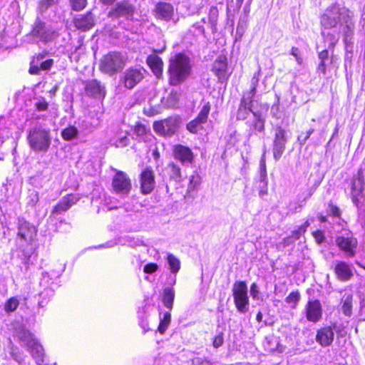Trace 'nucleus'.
Returning a JSON list of instances; mask_svg holds the SVG:
<instances>
[{"instance_id": "nucleus-26", "label": "nucleus", "mask_w": 365, "mask_h": 365, "mask_svg": "<svg viewBox=\"0 0 365 365\" xmlns=\"http://www.w3.org/2000/svg\"><path fill=\"white\" fill-rule=\"evenodd\" d=\"M146 62L152 70L154 75L160 78L163 76V62L162 59L155 54H152L148 56Z\"/></svg>"}, {"instance_id": "nucleus-41", "label": "nucleus", "mask_w": 365, "mask_h": 365, "mask_svg": "<svg viewBox=\"0 0 365 365\" xmlns=\"http://www.w3.org/2000/svg\"><path fill=\"white\" fill-rule=\"evenodd\" d=\"M111 142L112 145H115L116 148H124L130 143V139L128 136L125 135L119 137L116 140L113 139Z\"/></svg>"}, {"instance_id": "nucleus-18", "label": "nucleus", "mask_w": 365, "mask_h": 365, "mask_svg": "<svg viewBox=\"0 0 365 365\" xmlns=\"http://www.w3.org/2000/svg\"><path fill=\"white\" fill-rule=\"evenodd\" d=\"M210 110V106L207 103L202 106L197 118L187 125V129L192 133H196L201 128V125L206 123Z\"/></svg>"}, {"instance_id": "nucleus-46", "label": "nucleus", "mask_w": 365, "mask_h": 365, "mask_svg": "<svg viewBox=\"0 0 365 365\" xmlns=\"http://www.w3.org/2000/svg\"><path fill=\"white\" fill-rule=\"evenodd\" d=\"M54 2V0H40L38 10L41 13L46 11Z\"/></svg>"}, {"instance_id": "nucleus-54", "label": "nucleus", "mask_w": 365, "mask_h": 365, "mask_svg": "<svg viewBox=\"0 0 365 365\" xmlns=\"http://www.w3.org/2000/svg\"><path fill=\"white\" fill-rule=\"evenodd\" d=\"M313 237L318 244H321L324 242L325 237L324 234L321 230H317L313 232Z\"/></svg>"}, {"instance_id": "nucleus-5", "label": "nucleus", "mask_w": 365, "mask_h": 365, "mask_svg": "<svg viewBox=\"0 0 365 365\" xmlns=\"http://www.w3.org/2000/svg\"><path fill=\"white\" fill-rule=\"evenodd\" d=\"M125 65L124 56L119 52H110L103 56L100 63V70L110 76L120 71Z\"/></svg>"}, {"instance_id": "nucleus-19", "label": "nucleus", "mask_w": 365, "mask_h": 365, "mask_svg": "<svg viewBox=\"0 0 365 365\" xmlns=\"http://www.w3.org/2000/svg\"><path fill=\"white\" fill-rule=\"evenodd\" d=\"M307 319L311 322H319L322 317V308L319 300L309 301L305 308Z\"/></svg>"}, {"instance_id": "nucleus-30", "label": "nucleus", "mask_w": 365, "mask_h": 365, "mask_svg": "<svg viewBox=\"0 0 365 365\" xmlns=\"http://www.w3.org/2000/svg\"><path fill=\"white\" fill-rule=\"evenodd\" d=\"M175 299V291L173 288L166 287L163 289V303L165 307L171 310Z\"/></svg>"}, {"instance_id": "nucleus-63", "label": "nucleus", "mask_w": 365, "mask_h": 365, "mask_svg": "<svg viewBox=\"0 0 365 365\" xmlns=\"http://www.w3.org/2000/svg\"><path fill=\"white\" fill-rule=\"evenodd\" d=\"M329 52L327 50H323L319 53V58L320 61H326L328 58Z\"/></svg>"}, {"instance_id": "nucleus-16", "label": "nucleus", "mask_w": 365, "mask_h": 365, "mask_svg": "<svg viewBox=\"0 0 365 365\" xmlns=\"http://www.w3.org/2000/svg\"><path fill=\"white\" fill-rule=\"evenodd\" d=\"M364 182L362 176L359 175L358 178L353 181L351 187V199L353 203L358 207H361L364 198Z\"/></svg>"}, {"instance_id": "nucleus-52", "label": "nucleus", "mask_w": 365, "mask_h": 365, "mask_svg": "<svg viewBox=\"0 0 365 365\" xmlns=\"http://www.w3.org/2000/svg\"><path fill=\"white\" fill-rule=\"evenodd\" d=\"M158 269V266L155 263H148L143 267V272L147 274H153Z\"/></svg>"}, {"instance_id": "nucleus-24", "label": "nucleus", "mask_w": 365, "mask_h": 365, "mask_svg": "<svg viewBox=\"0 0 365 365\" xmlns=\"http://www.w3.org/2000/svg\"><path fill=\"white\" fill-rule=\"evenodd\" d=\"M85 90L88 96H91L95 98H104L106 95L104 86L97 80H91L86 82Z\"/></svg>"}, {"instance_id": "nucleus-11", "label": "nucleus", "mask_w": 365, "mask_h": 365, "mask_svg": "<svg viewBox=\"0 0 365 365\" xmlns=\"http://www.w3.org/2000/svg\"><path fill=\"white\" fill-rule=\"evenodd\" d=\"M287 142V132L282 126H277L273 142V157L278 160L282 155Z\"/></svg>"}, {"instance_id": "nucleus-34", "label": "nucleus", "mask_w": 365, "mask_h": 365, "mask_svg": "<svg viewBox=\"0 0 365 365\" xmlns=\"http://www.w3.org/2000/svg\"><path fill=\"white\" fill-rule=\"evenodd\" d=\"M260 72H261V69L259 68L258 71L257 73H255L254 74L253 77L252 78V80H251L252 88H251L250 91L249 92L245 93L244 94L245 96H249L251 98L255 97V96L256 94L257 86V84L259 82Z\"/></svg>"}, {"instance_id": "nucleus-53", "label": "nucleus", "mask_w": 365, "mask_h": 365, "mask_svg": "<svg viewBox=\"0 0 365 365\" xmlns=\"http://www.w3.org/2000/svg\"><path fill=\"white\" fill-rule=\"evenodd\" d=\"M40 68L42 71H48L49 70L53 64V59H47L44 61H38Z\"/></svg>"}, {"instance_id": "nucleus-3", "label": "nucleus", "mask_w": 365, "mask_h": 365, "mask_svg": "<svg viewBox=\"0 0 365 365\" xmlns=\"http://www.w3.org/2000/svg\"><path fill=\"white\" fill-rule=\"evenodd\" d=\"M27 139L30 148L36 153L47 152L51 143L50 130L41 126L31 128Z\"/></svg>"}, {"instance_id": "nucleus-2", "label": "nucleus", "mask_w": 365, "mask_h": 365, "mask_svg": "<svg viewBox=\"0 0 365 365\" xmlns=\"http://www.w3.org/2000/svg\"><path fill=\"white\" fill-rule=\"evenodd\" d=\"M190 72V59L185 55L179 53L170 60L168 73L171 86H178L184 82Z\"/></svg>"}, {"instance_id": "nucleus-6", "label": "nucleus", "mask_w": 365, "mask_h": 365, "mask_svg": "<svg viewBox=\"0 0 365 365\" xmlns=\"http://www.w3.org/2000/svg\"><path fill=\"white\" fill-rule=\"evenodd\" d=\"M232 295L237 310L240 313H246L249 310V297L245 282L237 281L234 283Z\"/></svg>"}, {"instance_id": "nucleus-25", "label": "nucleus", "mask_w": 365, "mask_h": 365, "mask_svg": "<svg viewBox=\"0 0 365 365\" xmlns=\"http://www.w3.org/2000/svg\"><path fill=\"white\" fill-rule=\"evenodd\" d=\"M75 26L83 31L90 30L94 26V18L91 12L74 19Z\"/></svg>"}, {"instance_id": "nucleus-7", "label": "nucleus", "mask_w": 365, "mask_h": 365, "mask_svg": "<svg viewBox=\"0 0 365 365\" xmlns=\"http://www.w3.org/2000/svg\"><path fill=\"white\" fill-rule=\"evenodd\" d=\"M32 37L37 41L47 43L56 37V31L48 25L36 19L31 31Z\"/></svg>"}, {"instance_id": "nucleus-45", "label": "nucleus", "mask_w": 365, "mask_h": 365, "mask_svg": "<svg viewBox=\"0 0 365 365\" xmlns=\"http://www.w3.org/2000/svg\"><path fill=\"white\" fill-rule=\"evenodd\" d=\"M192 365H213V364L205 357L196 356L192 360Z\"/></svg>"}, {"instance_id": "nucleus-61", "label": "nucleus", "mask_w": 365, "mask_h": 365, "mask_svg": "<svg viewBox=\"0 0 365 365\" xmlns=\"http://www.w3.org/2000/svg\"><path fill=\"white\" fill-rule=\"evenodd\" d=\"M11 355L15 361H16L19 364H21L23 361V357L21 356V354L15 353L14 350H12Z\"/></svg>"}, {"instance_id": "nucleus-17", "label": "nucleus", "mask_w": 365, "mask_h": 365, "mask_svg": "<svg viewBox=\"0 0 365 365\" xmlns=\"http://www.w3.org/2000/svg\"><path fill=\"white\" fill-rule=\"evenodd\" d=\"M140 189L143 194L150 193L155 185L154 173L151 168H146L140 174Z\"/></svg>"}, {"instance_id": "nucleus-37", "label": "nucleus", "mask_w": 365, "mask_h": 365, "mask_svg": "<svg viewBox=\"0 0 365 365\" xmlns=\"http://www.w3.org/2000/svg\"><path fill=\"white\" fill-rule=\"evenodd\" d=\"M19 305V300L16 297L9 298L4 304V311L6 313L13 312L16 310Z\"/></svg>"}, {"instance_id": "nucleus-42", "label": "nucleus", "mask_w": 365, "mask_h": 365, "mask_svg": "<svg viewBox=\"0 0 365 365\" xmlns=\"http://www.w3.org/2000/svg\"><path fill=\"white\" fill-rule=\"evenodd\" d=\"M300 299V294L299 292H292L286 297V302L293 304L292 307H295Z\"/></svg>"}, {"instance_id": "nucleus-55", "label": "nucleus", "mask_w": 365, "mask_h": 365, "mask_svg": "<svg viewBox=\"0 0 365 365\" xmlns=\"http://www.w3.org/2000/svg\"><path fill=\"white\" fill-rule=\"evenodd\" d=\"M35 107L38 110L43 111L48 108V103L44 99H42L35 103Z\"/></svg>"}, {"instance_id": "nucleus-27", "label": "nucleus", "mask_w": 365, "mask_h": 365, "mask_svg": "<svg viewBox=\"0 0 365 365\" xmlns=\"http://www.w3.org/2000/svg\"><path fill=\"white\" fill-rule=\"evenodd\" d=\"M173 6L168 3H159L156 6V16L166 21L171 20L173 16Z\"/></svg>"}, {"instance_id": "nucleus-21", "label": "nucleus", "mask_w": 365, "mask_h": 365, "mask_svg": "<svg viewBox=\"0 0 365 365\" xmlns=\"http://www.w3.org/2000/svg\"><path fill=\"white\" fill-rule=\"evenodd\" d=\"M253 98L243 95L237 113V118L238 120H245L249 114L255 112L252 109Z\"/></svg>"}, {"instance_id": "nucleus-4", "label": "nucleus", "mask_w": 365, "mask_h": 365, "mask_svg": "<svg viewBox=\"0 0 365 365\" xmlns=\"http://www.w3.org/2000/svg\"><path fill=\"white\" fill-rule=\"evenodd\" d=\"M16 335L22 343L23 346L27 347L28 351L31 354L38 365L43 362V349L42 346L33 336L30 331L21 328L16 330Z\"/></svg>"}, {"instance_id": "nucleus-64", "label": "nucleus", "mask_w": 365, "mask_h": 365, "mask_svg": "<svg viewBox=\"0 0 365 365\" xmlns=\"http://www.w3.org/2000/svg\"><path fill=\"white\" fill-rule=\"evenodd\" d=\"M197 184L198 182L197 181V180H195V177L192 176L191 179L190 180V186H192V187L194 188L195 186H197Z\"/></svg>"}, {"instance_id": "nucleus-28", "label": "nucleus", "mask_w": 365, "mask_h": 365, "mask_svg": "<svg viewBox=\"0 0 365 365\" xmlns=\"http://www.w3.org/2000/svg\"><path fill=\"white\" fill-rule=\"evenodd\" d=\"M254 120L247 125L250 128V135L262 133L264 131V118L259 112H253Z\"/></svg>"}, {"instance_id": "nucleus-59", "label": "nucleus", "mask_w": 365, "mask_h": 365, "mask_svg": "<svg viewBox=\"0 0 365 365\" xmlns=\"http://www.w3.org/2000/svg\"><path fill=\"white\" fill-rule=\"evenodd\" d=\"M218 16V11L216 7H211L210 10V20L212 22L216 21Z\"/></svg>"}, {"instance_id": "nucleus-60", "label": "nucleus", "mask_w": 365, "mask_h": 365, "mask_svg": "<svg viewBox=\"0 0 365 365\" xmlns=\"http://www.w3.org/2000/svg\"><path fill=\"white\" fill-rule=\"evenodd\" d=\"M317 70L319 72L322 73V74L325 75L327 73V66L325 61H320V63L318 66Z\"/></svg>"}, {"instance_id": "nucleus-62", "label": "nucleus", "mask_w": 365, "mask_h": 365, "mask_svg": "<svg viewBox=\"0 0 365 365\" xmlns=\"http://www.w3.org/2000/svg\"><path fill=\"white\" fill-rule=\"evenodd\" d=\"M11 355L15 361H16L19 364H21L23 361V357L21 356V354L15 353L14 350H12Z\"/></svg>"}, {"instance_id": "nucleus-58", "label": "nucleus", "mask_w": 365, "mask_h": 365, "mask_svg": "<svg viewBox=\"0 0 365 365\" xmlns=\"http://www.w3.org/2000/svg\"><path fill=\"white\" fill-rule=\"evenodd\" d=\"M274 344H276L275 347H267V350L270 352L277 351L279 353H282L284 351V347L280 345L277 340H274Z\"/></svg>"}, {"instance_id": "nucleus-40", "label": "nucleus", "mask_w": 365, "mask_h": 365, "mask_svg": "<svg viewBox=\"0 0 365 365\" xmlns=\"http://www.w3.org/2000/svg\"><path fill=\"white\" fill-rule=\"evenodd\" d=\"M44 56L43 55H38L36 57V59L34 60L30 66L29 68V73L33 75H38L40 74V71L41 70L38 63V61H41L43 59Z\"/></svg>"}, {"instance_id": "nucleus-22", "label": "nucleus", "mask_w": 365, "mask_h": 365, "mask_svg": "<svg viewBox=\"0 0 365 365\" xmlns=\"http://www.w3.org/2000/svg\"><path fill=\"white\" fill-rule=\"evenodd\" d=\"M79 200L76 195H68L63 197L61 201L53 207L52 214L59 215L68 210L72 205H75Z\"/></svg>"}, {"instance_id": "nucleus-9", "label": "nucleus", "mask_w": 365, "mask_h": 365, "mask_svg": "<svg viewBox=\"0 0 365 365\" xmlns=\"http://www.w3.org/2000/svg\"><path fill=\"white\" fill-rule=\"evenodd\" d=\"M336 245L347 257H354L356 255L358 241L351 232L338 236L336 238Z\"/></svg>"}, {"instance_id": "nucleus-51", "label": "nucleus", "mask_w": 365, "mask_h": 365, "mask_svg": "<svg viewBox=\"0 0 365 365\" xmlns=\"http://www.w3.org/2000/svg\"><path fill=\"white\" fill-rule=\"evenodd\" d=\"M291 55H292L299 65H302L303 63L302 57L300 55V52L298 48L292 47L291 49Z\"/></svg>"}, {"instance_id": "nucleus-23", "label": "nucleus", "mask_w": 365, "mask_h": 365, "mask_svg": "<svg viewBox=\"0 0 365 365\" xmlns=\"http://www.w3.org/2000/svg\"><path fill=\"white\" fill-rule=\"evenodd\" d=\"M334 331L331 327H325L317 331L316 341L322 346H329L334 340Z\"/></svg>"}, {"instance_id": "nucleus-33", "label": "nucleus", "mask_w": 365, "mask_h": 365, "mask_svg": "<svg viewBox=\"0 0 365 365\" xmlns=\"http://www.w3.org/2000/svg\"><path fill=\"white\" fill-rule=\"evenodd\" d=\"M78 134V130L75 126H68L61 132V136L65 140L74 139Z\"/></svg>"}, {"instance_id": "nucleus-15", "label": "nucleus", "mask_w": 365, "mask_h": 365, "mask_svg": "<svg viewBox=\"0 0 365 365\" xmlns=\"http://www.w3.org/2000/svg\"><path fill=\"white\" fill-rule=\"evenodd\" d=\"M354 267L344 261L337 260L335 262L334 272L336 277L341 282H348L354 276Z\"/></svg>"}, {"instance_id": "nucleus-1", "label": "nucleus", "mask_w": 365, "mask_h": 365, "mask_svg": "<svg viewBox=\"0 0 365 365\" xmlns=\"http://www.w3.org/2000/svg\"><path fill=\"white\" fill-rule=\"evenodd\" d=\"M340 21L346 24L344 29L346 31H344V33L345 36H347L351 26L350 11L348 9L334 5L328 8L321 17V25L324 29L335 28Z\"/></svg>"}, {"instance_id": "nucleus-57", "label": "nucleus", "mask_w": 365, "mask_h": 365, "mask_svg": "<svg viewBox=\"0 0 365 365\" xmlns=\"http://www.w3.org/2000/svg\"><path fill=\"white\" fill-rule=\"evenodd\" d=\"M259 293V291L257 285L255 283L252 284V285L250 287V294H251L252 297L254 299H257L258 298Z\"/></svg>"}, {"instance_id": "nucleus-29", "label": "nucleus", "mask_w": 365, "mask_h": 365, "mask_svg": "<svg viewBox=\"0 0 365 365\" xmlns=\"http://www.w3.org/2000/svg\"><path fill=\"white\" fill-rule=\"evenodd\" d=\"M227 70L226 58L220 56L214 63L212 71L217 76L219 79H223L225 77Z\"/></svg>"}, {"instance_id": "nucleus-39", "label": "nucleus", "mask_w": 365, "mask_h": 365, "mask_svg": "<svg viewBox=\"0 0 365 365\" xmlns=\"http://www.w3.org/2000/svg\"><path fill=\"white\" fill-rule=\"evenodd\" d=\"M171 314L170 312H165L163 316V319L160 320L158 326V331L160 334H163L167 329L168 325L170 323Z\"/></svg>"}, {"instance_id": "nucleus-56", "label": "nucleus", "mask_w": 365, "mask_h": 365, "mask_svg": "<svg viewBox=\"0 0 365 365\" xmlns=\"http://www.w3.org/2000/svg\"><path fill=\"white\" fill-rule=\"evenodd\" d=\"M134 133L138 136L143 135L146 133V128L144 125L138 124L134 128Z\"/></svg>"}, {"instance_id": "nucleus-10", "label": "nucleus", "mask_w": 365, "mask_h": 365, "mask_svg": "<svg viewBox=\"0 0 365 365\" xmlns=\"http://www.w3.org/2000/svg\"><path fill=\"white\" fill-rule=\"evenodd\" d=\"M112 187L116 194L128 195L131 190V181L125 173L118 171L113 178Z\"/></svg>"}, {"instance_id": "nucleus-35", "label": "nucleus", "mask_w": 365, "mask_h": 365, "mask_svg": "<svg viewBox=\"0 0 365 365\" xmlns=\"http://www.w3.org/2000/svg\"><path fill=\"white\" fill-rule=\"evenodd\" d=\"M167 260L171 272L177 273L180 268V260L172 254L168 255Z\"/></svg>"}, {"instance_id": "nucleus-31", "label": "nucleus", "mask_w": 365, "mask_h": 365, "mask_svg": "<svg viewBox=\"0 0 365 365\" xmlns=\"http://www.w3.org/2000/svg\"><path fill=\"white\" fill-rule=\"evenodd\" d=\"M168 169L170 179L176 182L182 180V172L179 165L172 163L168 165Z\"/></svg>"}, {"instance_id": "nucleus-32", "label": "nucleus", "mask_w": 365, "mask_h": 365, "mask_svg": "<svg viewBox=\"0 0 365 365\" xmlns=\"http://www.w3.org/2000/svg\"><path fill=\"white\" fill-rule=\"evenodd\" d=\"M329 29H322V34L324 38L329 41V46H334L336 43L339 39V33L334 31L333 33H330L329 31Z\"/></svg>"}, {"instance_id": "nucleus-13", "label": "nucleus", "mask_w": 365, "mask_h": 365, "mask_svg": "<svg viewBox=\"0 0 365 365\" xmlns=\"http://www.w3.org/2000/svg\"><path fill=\"white\" fill-rule=\"evenodd\" d=\"M134 6L128 1L118 2L108 12V16L112 19L125 17L129 19L133 16L134 13Z\"/></svg>"}, {"instance_id": "nucleus-47", "label": "nucleus", "mask_w": 365, "mask_h": 365, "mask_svg": "<svg viewBox=\"0 0 365 365\" xmlns=\"http://www.w3.org/2000/svg\"><path fill=\"white\" fill-rule=\"evenodd\" d=\"M264 155H265V153H264L261 158L260 163H259V167H260L259 178L260 179L267 178Z\"/></svg>"}, {"instance_id": "nucleus-12", "label": "nucleus", "mask_w": 365, "mask_h": 365, "mask_svg": "<svg viewBox=\"0 0 365 365\" xmlns=\"http://www.w3.org/2000/svg\"><path fill=\"white\" fill-rule=\"evenodd\" d=\"M143 68H130L125 70L122 76V83L126 88L132 89L144 78Z\"/></svg>"}, {"instance_id": "nucleus-43", "label": "nucleus", "mask_w": 365, "mask_h": 365, "mask_svg": "<svg viewBox=\"0 0 365 365\" xmlns=\"http://www.w3.org/2000/svg\"><path fill=\"white\" fill-rule=\"evenodd\" d=\"M178 101V94L177 92L172 91L168 97L167 106L170 108L175 107Z\"/></svg>"}, {"instance_id": "nucleus-14", "label": "nucleus", "mask_w": 365, "mask_h": 365, "mask_svg": "<svg viewBox=\"0 0 365 365\" xmlns=\"http://www.w3.org/2000/svg\"><path fill=\"white\" fill-rule=\"evenodd\" d=\"M173 158L182 165L191 164L194 160V154L192 150L181 144L173 145Z\"/></svg>"}, {"instance_id": "nucleus-20", "label": "nucleus", "mask_w": 365, "mask_h": 365, "mask_svg": "<svg viewBox=\"0 0 365 365\" xmlns=\"http://www.w3.org/2000/svg\"><path fill=\"white\" fill-rule=\"evenodd\" d=\"M36 235V229L26 221H20L18 236L26 242H31Z\"/></svg>"}, {"instance_id": "nucleus-38", "label": "nucleus", "mask_w": 365, "mask_h": 365, "mask_svg": "<svg viewBox=\"0 0 365 365\" xmlns=\"http://www.w3.org/2000/svg\"><path fill=\"white\" fill-rule=\"evenodd\" d=\"M352 295L349 294L345 297L343 304H342V312L344 315L347 317H350L351 315V308H352Z\"/></svg>"}, {"instance_id": "nucleus-49", "label": "nucleus", "mask_w": 365, "mask_h": 365, "mask_svg": "<svg viewBox=\"0 0 365 365\" xmlns=\"http://www.w3.org/2000/svg\"><path fill=\"white\" fill-rule=\"evenodd\" d=\"M224 343V337H223V333L220 332L218 334H217L212 341V346L214 348L217 349L220 347Z\"/></svg>"}, {"instance_id": "nucleus-48", "label": "nucleus", "mask_w": 365, "mask_h": 365, "mask_svg": "<svg viewBox=\"0 0 365 365\" xmlns=\"http://www.w3.org/2000/svg\"><path fill=\"white\" fill-rule=\"evenodd\" d=\"M73 9L76 11L82 10L86 5V0H71Z\"/></svg>"}, {"instance_id": "nucleus-36", "label": "nucleus", "mask_w": 365, "mask_h": 365, "mask_svg": "<svg viewBox=\"0 0 365 365\" xmlns=\"http://www.w3.org/2000/svg\"><path fill=\"white\" fill-rule=\"evenodd\" d=\"M310 225V222L309 220H307L304 225L300 226L297 230L292 232V236L287 239V242H289V240L293 238L294 240H297L299 239L301 235L304 234L307 231V227Z\"/></svg>"}, {"instance_id": "nucleus-44", "label": "nucleus", "mask_w": 365, "mask_h": 365, "mask_svg": "<svg viewBox=\"0 0 365 365\" xmlns=\"http://www.w3.org/2000/svg\"><path fill=\"white\" fill-rule=\"evenodd\" d=\"M267 178L265 179H260L259 178V195L260 197H264L267 194Z\"/></svg>"}, {"instance_id": "nucleus-8", "label": "nucleus", "mask_w": 365, "mask_h": 365, "mask_svg": "<svg viewBox=\"0 0 365 365\" xmlns=\"http://www.w3.org/2000/svg\"><path fill=\"white\" fill-rule=\"evenodd\" d=\"M180 123V118L177 117H170L155 122L153 124V130L156 133L160 135L171 136L178 130Z\"/></svg>"}, {"instance_id": "nucleus-50", "label": "nucleus", "mask_w": 365, "mask_h": 365, "mask_svg": "<svg viewBox=\"0 0 365 365\" xmlns=\"http://www.w3.org/2000/svg\"><path fill=\"white\" fill-rule=\"evenodd\" d=\"M313 132L314 129H310L308 131H307L306 133L300 134L297 138V140L299 143V144L301 145H304L307 140L309 138L310 135L313 133Z\"/></svg>"}]
</instances>
